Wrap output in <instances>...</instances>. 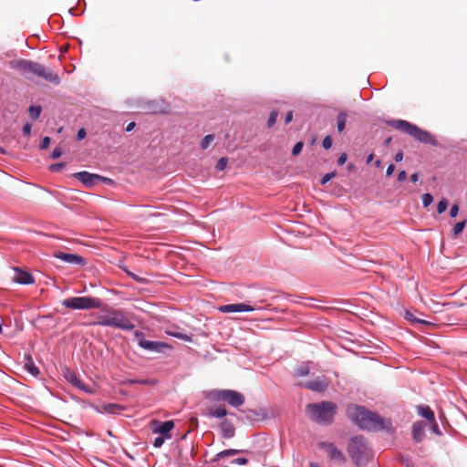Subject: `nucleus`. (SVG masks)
<instances>
[{"label": "nucleus", "mask_w": 467, "mask_h": 467, "mask_svg": "<svg viewBox=\"0 0 467 467\" xmlns=\"http://www.w3.org/2000/svg\"><path fill=\"white\" fill-rule=\"evenodd\" d=\"M328 381L325 376H319L315 379L300 383V386L315 392H324L328 388Z\"/></svg>", "instance_id": "ddd939ff"}, {"label": "nucleus", "mask_w": 467, "mask_h": 467, "mask_svg": "<svg viewBox=\"0 0 467 467\" xmlns=\"http://www.w3.org/2000/svg\"><path fill=\"white\" fill-rule=\"evenodd\" d=\"M380 163H381L380 160H377V161H375V166H376V167H379V166H380Z\"/></svg>", "instance_id": "69168bd1"}, {"label": "nucleus", "mask_w": 467, "mask_h": 467, "mask_svg": "<svg viewBox=\"0 0 467 467\" xmlns=\"http://www.w3.org/2000/svg\"><path fill=\"white\" fill-rule=\"evenodd\" d=\"M122 269L126 272V274L130 278H132L134 281H136L139 284L145 285V284H147L149 282L148 278L143 277V276H140V275L134 274L133 272L130 271L126 267H123Z\"/></svg>", "instance_id": "cd10ccee"}, {"label": "nucleus", "mask_w": 467, "mask_h": 467, "mask_svg": "<svg viewBox=\"0 0 467 467\" xmlns=\"http://www.w3.org/2000/svg\"><path fill=\"white\" fill-rule=\"evenodd\" d=\"M391 140H392V139H391V137H389L388 139H386V140L384 141V145H385V146L389 145V144H390V142H391Z\"/></svg>", "instance_id": "e2e57ef3"}, {"label": "nucleus", "mask_w": 467, "mask_h": 467, "mask_svg": "<svg viewBox=\"0 0 467 467\" xmlns=\"http://www.w3.org/2000/svg\"><path fill=\"white\" fill-rule=\"evenodd\" d=\"M221 435L224 439H231L235 434V428L234 424L228 420L224 419L219 425Z\"/></svg>", "instance_id": "6ab92c4d"}, {"label": "nucleus", "mask_w": 467, "mask_h": 467, "mask_svg": "<svg viewBox=\"0 0 467 467\" xmlns=\"http://www.w3.org/2000/svg\"><path fill=\"white\" fill-rule=\"evenodd\" d=\"M103 411L109 413V414H115L119 410H122L123 407L119 404L115 403H108L103 405Z\"/></svg>", "instance_id": "bb28decb"}, {"label": "nucleus", "mask_w": 467, "mask_h": 467, "mask_svg": "<svg viewBox=\"0 0 467 467\" xmlns=\"http://www.w3.org/2000/svg\"><path fill=\"white\" fill-rule=\"evenodd\" d=\"M431 423V430L433 433H435L436 435H439L441 436V431L438 426V423L436 422L435 419L433 420H431L430 421Z\"/></svg>", "instance_id": "79ce46f5"}, {"label": "nucleus", "mask_w": 467, "mask_h": 467, "mask_svg": "<svg viewBox=\"0 0 467 467\" xmlns=\"http://www.w3.org/2000/svg\"><path fill=\"white\" fill-rule=\"evenodd\" d=\"M465 224H466V221L465 220L458 222L457 223L454 224V226H453V234H454V236H457L458 234H460L463 231V229L465 227Z\"/></svg>", "instance_id": "473e14b6"}, {"label": "nucleus", "mask_w": 467, "mask_h": 467, "mask_svg": "<svg viewBox=\"0 0 467 467\" xmlns=\"http://www.w3.org/2000/svg\"><path fill=\"white\" fill-rule=\"evenodd\" d=\"M303 146H304V143L302 141H299V142H296L294 147H293V150H292V154L294 156H296L297 154L300 153V151L302 150L303 149Z\"/></svg>", "instance_id": "a19ab883"}, {"label": "nucleus", "mask_w": 467, "mask_h": 467, "mask_svg": "<svg viewBox=\"0 0 467 467\" xmlns=\"http://www.w3.org/2000/svg\"><path fill=\"white\" fill-rule=\"evenodd\" d=\"M135 126H136L135 122H130V123L126 126L125 130H126L127 132H130V131H131V130L135 128Z\"/></svg>", "instance_id": "13d9d810"}, {"label": "nucleus", "mask_w": 467, "mask_h": 467, "mask_svg": "<svg viewBox=\"0 0 467 467\" xmlns=\"http://www.w3.org/2000/svg\"><path fill=\"white\" fill-rule=\"evenodd\" d=\"M310 467H319L317 463L311 462Z\"/></svg>", "instance_id": "338daca9"}, {"label": "nucleus", "mask_w": 467, "mask_h": 467, "mask_svg": "<svg viewBox=\"0 0 467 467\" xmlns=\"http://www.w3.org/2000/svg\"><path fill=\"white\" fill-rule=\"evenodd\" d=\"M407 180V172L402 170L398 173V181L399 182H404Z\"/></svg>", "instance_id": "603ef678"}, {"label": "nucleus", "mask_w": 467, "mask_h": 467, "mask_svg": "<svg viewBox=\"0 0 467 467\" xmlns=\"http://www.w3.org/2000/svg\"><path fill=\"white\" fill-rule=\"evenodd\" d=\"M347 161H348V154L346 152H342L337 159V164L339 166H342L347 162Z\"/></svg>", "instance_id": "a18cd8bd"}, {"label": "nucleus", "mask_w": 467, "mask_h": 467, "mask_svg": "<svg viewBox=\"0 0 467 467\" xmlns=\"http://www.w3.org/2000/svg\"><path fill=\"white\" fill-rule=\"evenodd\" d=\"M73 176L87 187H92L98 183L99 174L96 173L84 171L76 172Z\"/></svg>", "instance_id": "dca6fc26"}, {"label": "nucleus", "mask_w": 467, "mask_h": 467, "mask_svg": "<svg viewBox=\"0 0 467 467\" xmlns=\"http://www.w3.org/2000/svg\"><path fill=\"white\" fill-rule=\"evenodd\" d=\"M41 107L40 106H30L29 107V115L31 119H37L41 114Z\"/></svg>", "instance_id": "c756f323"}, {"label": "nucleus", "mask_w": 467, "mask_h": 467, "mask_svg": "<svg viewBox=\"0 0 467 467\" xmlns=\"http://www.w3.org/2000/svg\"><path fill=\"white\" fill-rule=\"evenodd\" d=\"M333 141L330 136H326L322 141V146L325 150H329L332 147Z\"/></svg>", "instance_id": "58836bf2"}, {"label": "nucleus", "mask_w": 467, "mask_h": 467, "mask_svg": "<svg viewBox=\"0 0 467 467\" xmlns=\"http://www.w3.org/2000/svg\"><path fill=\"white\" fill-rule=\"evenodd\" d=\"M336 171H331V172H328V173H326L322 178H321V181H320V183L322 185H325L326 183H327L330 180H332L335 176H336Z\"/></svg>", "instance_id": "4c0bfd02"}, {"label": "nucleus", "mask_w": 467, "mask_h": 467, "mask_svg": "<svg viewBox=\"0 0 467 467\" xmlns=\"http://www.w3.org/2000/svg\"><path fill=\"white\" fill-rule=\"evenodd\" d=\"M78 389L83 390L86 393H92V390H91L90 387L86 385L83 381H82V386L78 387Z\"/></svg>", "instance_id": "5fc2aeb1"}, {"label": "nucleus", "mask_w": 467, "mask_h": 467, "mask_svg": "<svg viewBox=\"0 0 467 467\" xmlns=\"http://www.w3.org/2000/svg\"><path fill=\"white\" fill-rule=\"evenodd\" d=\"M410 180H411L412 182H417L418 180H419V174L418 173L411 174Z\"/></svg>", "instance_id": "052dcab7"}, {"label": "nucleus", "mask_w": 467, "mask_h": 467, "mask_svg": "<svg viewBox=\"0 0 467 467\" xmlns=\"http://www.w3.org/2000/svg\"><path fill=\"white\" fill-rule=\"evenodd\" d=\"M98 182H103V183H106V184H109V185L114 183L112 179H109V178H107V177H104V176H101V175H99Z\"/></svg>", "instance_id": "49530a36"}, {"label": "nucleus", "mask_w": 467, "mask_h": 467, "mask_svg": "<svg viewBox=\"0 0 467 467\" xmlns=\"http://www.w3.org/2000/svg\"><path fill=\"white\" fill-rule=\"evenodd\" d=\"M50 144V138L49 137H44L42 141H41V145H40V148L41 150H45L47 149Z\"/></svg>", "instance_id": "8fccbe9b"}, {"label": "nucleus", "mask_w": 467, "mask_h": 467, "mask_svg": "<svg viewBox=\"0 0 467 467\" xmlns=\"http://www.w3.org/2000/svg\"><path fill=\"white\" fill-rule=\"evenodd\" d=\"M165 440H167V439L161 435L156 437L153 441V446L155 448H161L163 445Z\"/></svg>", "instance_id": "ea45409f"}, {"label": "nucleus", "mask_w": 467, "mask_h": 467, "mask_svg": "<svg viewBox=\"0 0 467 467\" xmlns=\"http://www.w3.org/2000/svg\"><path fill=\"white\" fill-rule=\"evenodd\" d=\"M227 164H228V159L226 157H222L218 160V161L216 163V169L218 171H223L227 167Z\"/></svg>", "instance_id": "f704fd0d"}, {"label": "nucleus", "mask_w": 467, "mask_h": 467, "mask_svg": "<svg viewBox=\"0 0 467 467\" xmlns=\"http://www.w3.org/2000/svg\"><path fill=\"white\" fill-rule=\"evenodd\" d=\"M354 166H355V165H354L353 163H349V164L348 165V171H352V170L354 169Z\"/></svg>", "instance_id": "0e129e2a"}, {"label": "nucleus", "mask_w": 467, "mask_h": 467, "mask_svg": "<svg viewBox=\"0 0 467 467\" xmlns=\"http://www.w3.org/2000/svg\"><path fill=\"white\" fill-rule=\"evenodd\" d=\"M67 380L72 384L74 387L78 388L82 386V380L76 375L75 372L67 371L66 374Z\"/></svg>", "instance_id": "b1692460"}, {"label": "nucleus", "mask_w": 467, "mask_h": 467, "mask_svg": "<svg viewBox=\"0 0 467 467\" xmlns=\"http://www.w3.org/2000/svg\"><path fill=\"white\" fill-rule=\"evenodd\" d=\"M374 159V154L373 153H370L368 155L367 157V163H370Z\"/></svg>", "instance_id": "680f3d73"}, {"label": "nucleus", "mask_w": 467, "mask_h": 467, "mask_svg": "<svg viewBox=\"0 0 467 467\" xmlns=\"http://www.w3.org/2000/svg\"><path fill=\"white\" fill-rule=\"evenodd\" d=\"M54 257L59 259L69 265H76L83 266L86 265V259L76 254H67L64 252H56L54 253Z\"/></svg>", "instance_id": "4468645a"}, {"label": "nucleus", "mask_w": 467, "mask_h": 467, "mask_svg": "<svg viewBox=\"0 0 467 467\" xmlns=\"http://www.w3.org/2000/svg\"><path fill=\"white\" fill-rule=\"evenodd\" d=\"M348 451L352 461L358 466L366 465L373 457L372 451L363 436L352 437Z\"/></svg>", "instance_id": "423d86ee"}, {"label": "nucleus", "mask_w": 467, "mask_h": 467, "mask_svg": "<svg viewBox=\"0 0 467 467\" xmlns=\"http://www.w3.org/2000/svg\"><path fill=\"white\" fill-rule=\"evenodd\" d=\"M152 432L155 434H160L166 439H171V431L174 428V422L172 420L161 421L157 420H153L151 421Z\"/></svg>", "instance_id": "9b49d317"}, {"label": "nucleus", "mask_w": 467, "mask_h": 467, "mask_svg": "<svg viewBox=\"0 0 467 467\" xmlns=\"http://www.w3.org/2000/svg\"><path fill=\"white\" fill-rule=\"evenodd\" d=\"M166 333L172 337L182 339L186 342L193 341L192 335H188V334H184V333H181V332H174V331H167Z\"/></svg>", "instance_id": "a878e982"}, {"label": "nucleus", "mask_w": 467, "mask_h": 467, "mask_svg": "<svg viewBox=\"0 0 467 467\" xmlns=\"http://www.w3.org/2000/svg\"><path fill=\"white\" fill-rule=\"evenodd\" d=\"M318 448L324 450L329 459L333 462L344 463L346 457L343 452L333 442L321 441L318 443Z\"/></svg>", "instance_id": "9d476101"}, {"label": "nucleus", "mask_w": 467, "mask_h": 467, "mask_svg": "<svg viewBox=\"0 0 467 467\" xmlns=\"http://www.w3.org/2000/svg\"><path fill=\"white\" fill-rule=\"evenodd\" d=\"M394 160L397 161V162H400L403 160V152L402 151H399L395 154L394 156Z\"/></svg>", "instance_id": "4d7b16f0"}, {"label": "nucleus", "mask_w": 467, "mask_h": 467, "mask_svg": "<svg viewBox=\"0 0 467 467\" xmlns=\"http://www.w3.org/2000/svg\"><path fill=\"white\" fill-rule=\"evenodd\" d=\"M14 270L16 272V275L14 276L16 283L20 285H31L35 283V278L30 273L23 271L18 267H15Z\"/></svg>", "instance_id": "f3484780"}, {"label": "nucleus", "mask_w": 467, "mask_h": 467, "mask_svg": "<svg viewBox=\"0 0 467 467\" xmlns=\"http://www.w3.org/2000/svg\"><path fill=\"white\" fill-rule=\"evenodd\" d=\"M449 205V202L446 199H441L437 204V213L439 214L443 213Z\"/></svg>", "instance_id": "2f4dec72"}, {"label": "nucleus", "mask_w": 467, "mask_h": 467, "mask_svg": "<svg viewBox=\"0 0 467 467\" xmlns=\"http://www.w3.org/2000/svg\"><path fill=\"white\" fill-rule=\"evenodd\" d=\"M10 67L17 71L25 78H29L30 76H37L47 81L53 83L54 85H58L60 83V78L57 73L45 67L44 65L29 59L19 58L11 60Z\"/></svg>", "instance_id": "f03ea898"}, {"label": "nucleus", "mask_w": 467, "mask_h": 467, "mask_svg": "<svg viewBox=\"0 0 467 467\" xmlns=\"http://www.w3.org/2000/svg\"><path fill=\"white\" fill-rule=\"evenodd\" d=\"M67 12H68V14H69V15H71V16H78V15H79L80 13H82V12H83V10H82V11H80L79 13H78V12L74 9V7H69V8L67 9Z\"/></svg>", "instance_id": "bf43d9fd"}, {"label": "nucleus", "mask_w": 467, "mask_h": 467, "mask_svg": "<svg viewBox=\"0 0 467 467\" xmlns=\"http://www.w3.org/2000/svg\"><path fill=\"white\" fill-rule=\"evenodd\" d=\"M347 114L345 112H340L337 117V129L338 132L344 131L347 124Z\"/></svg>", "instance_id": "393cba45"}, {"label": "nucleus", "mask_w": 467, "mask_h": 467, "mask_svg": "<svg viewBox=\"0 0 467 467\" xmlns=\"http://www.w3.org/2000/svg\"><path fill=\"white\" fill-rule=\"evenodd\" d=\"M62 306L76 310H88L100 308L102 302L98 297L75 296L63 300Z\"/></svg>", "instance_id": "0eeeda50"}, {"label": "nucleus", "mask_w": 467, "mask_h": 467, "mask_svg": "<svg viewBox=\"0 0 467 467\" xmlns=\"http://www.w3.org/2000/svg\"><path fill=\"white\" fill-rule=\"evenodd\" d=\"M240 452H244V451L236 450V449L224 450V451H222L216 453L214 455V457L213 458L212 462H219L220 460H222V459H223L225 457L233 456V455L238 454Z\"/></svg>", "instance_id": "4be33fe9"}, {"label": "nucleus", "mask_w": 467, "mask_h": 467, "mask_svg": "<svg viewBox=\"0 0 467 467\" xmlns=\"http://www.w3.org/2000/svg\"><path fill=\"white\" fill-rule=\"evenodd\" d=\"M31 129H32L31 125L29 123H26L24 125V127H23V130H22L23 135L24 136H29L30 133H31Z\"/></svg>", "instance_id": "3c124183"}, {"label": "nucleus", "mask_w": 467, "mask_h": 467, "mask_svg": "<svg viewBox=\"0 0 467 467\" xmlns=\"http://www.w3.org/2000/svg\"><path fill=\"white\" fill-rule=\"evenodd\" d=\"M292 119H293V111L290 110L285 115V123L288 124L292 121Z\"/></svg>", "instance_id": "6e6d98bb"}, {"label": "nucleus", "mask_w": 467, "mask_h": 467, "mask_svg": "<svg viewBox=\"0 0 467 467\" xmlns=\"http://www.w3.org/2000/svg\"><path fill=\"white\" fill-rule=\"evenodd\" d=\"M65 166H66L65 162L54 163L49 166V171L52 172H59L60 171H62L65 168Z\"/></svg>", "instance_id": "c9c22d12"}, {"label": "nucleus", "mask_w": 467, "mask_h": 467, "mask_svg": "<svg viewBox=\"0 0 467 467\" xmlns=\"http://www.w3.org/2000/svg\"><path fill=\"white\" fill-rule=\"evenodd\" d=\"M134 337L136 338L140 348L153 353H165L167 349H171L172 346L160 341L147 340L144 337L143 332L136 330L134 332Z\"/></svg>", "instance_id": "1a4fd4ad"}, {"label": "nucleus", "mask_w": 467, "mask_h": 467, "mask_svg": "<svg viewBox=\"0 0 467 467\" xmlns=\"http://www.w3.org/2000/svg\"><path fill=\"white\" fill-rule=\"evenodd\" d=\"M387 124L396 130L406 132L407 134L410 135L411 137H413L415 140L421 143L430 144L432 146L438 145L437 140L431 133H430L427 130H421L415 124H412L407 120L392 119L387 121Z\"/></svg>", "instance_id": "39448f33"}, {"label": "nucleus", "mask_w": 467, "mask_h": 467, "mask_svg": "<svg viewBox=\"0 0 467 467\" xmlns=\"http://www.w3.org/2000/svg\"><path fill=\"white\" fill-rule=\"evenodd\" d=\"M255 309V307L244 303L224 305L219 308L223 313L251 312Z\"/></svg>", "instance_id": "2eb2a0df"}, {"label": "nucleus", "mask_w": 467, "mask_h": 467, "mask_svg": "<svg viewBox=\"0 0 467 467\" xmlns=\"http://www.w3.org/2000/svg\"><path fill=\"white\" fill-rule=\"evenodd\" d=\"M458 213H459V206L457 204H453L450 210V216L451 218H455L458 215Z\"/></svg>", "instance_id": "de8ad7c7"}, {"label": "nucleus", "mask_w": 467, "mask_h": 467, "mask_svg": "<svg viewBox=\"0 0 467 467\" xmlns=\"http://www.w3.org/2000/svg\"><path fill=\"white\" fill-rule=\"evenodd\" d=\"M140 109L148 114H161L166 112L168 105L163 100H149L144 102Z\"/></svg>", "instance_id": "f8f14e48"}, {"label": "nucleus", "mask_w": 467, "mask_h": 467, "mask_svg": "<svg viewBox=\"0 0 467 467\" xmlns=\"http://www.w3.org/2000/svg\"><path fill=\"white\" fill-rule=\"evenodd\" d=\"M207 415L211 418L222 419L227 415L224 406L212 407L208 409Z\"/></svg>", "instance_id": "412c9836"}, {"label": "nucleus", "mask_w": 467, "mask_h": 467, "mask_svg": "<svg viewBox=\"0 0 467 467\" xmlns=\"http://www.w3.org/2000/svg\"><path fill=\"white\" fill-rule=\"evenodd\" d=\"M94 326L109 327L126 331L134 329V324L129 319L122 309H109L107 315H100Z\"/></svg>", "instance_id": "20e7f679"}, {"label": "nucleus", "mask_w": 467, "mask_h": 467, "mask_svg": "<svg viewBox=\"0 0 467 467\" xmlns=\"http://www.w3.org/2000/svg\"><path fill=\"white\" fill-rule=\"evenodd\" d=\"M213 140H214V135H213V134L204 136V138L202 139V140L201 142L202 149H203V150L207 149L209 147V145L213 141Z\"/></svg>", "instance_id": "7c9ffc66"}, {"label": "nucleus", "mask_w": 467, "mask_h": 467, "mask_svg": "<svg viewBox=\"0 0 467 467\" xmlns=\"http://www.w3.org/2000/svg\"><path fill=\"white\" fill-rule=\"evenodd\" d=\"M395 171V166L391 163L388 166L387 168V171H386V176L389 177L393 174Z\"/></svg>", "instance_id": "864d4df0"}, {"label": "nucleus", "mask_w": 467, "mask_h": 467, "mask_svg": "<svg viewBox=\"0 0 467 467\" xmlns=\"http://www.w3.org/2000/svg\"><path fill=\"white\" fill-rule=\"evenodd\" d=\"M337 408V405L332 401L309 403L306 406V414L314 422L330 424L334 420Z\"/></svg>", "instance_id": "7ed1b4c3"}, {"label": "nucleus", "mask_w": 467, "mask_h": 467, "mask_svg": "<svg viewBox=\"0 0 467 467\" xmlns=\"http://www.w3.org/2000/svg\"><path fill=\"white\" fill-rule=\"evenodd\" d=\"M248 462V459L244 457H239L235 458L232 461V463L237 464V465H244Z\"/></svg>", "instance_id": "37998d69"}, {"label": "nucleus", "mask_w": 467, "mask_h": 467, "mask_svg": "<svg viewBox=\"0 0 467 467\" xmlns=\"http://www.w3.org/2000/svg\"><path fill=\"white\" fill-rule=\"evenodd\" d=\"M24 368L30 375L34 377H37L40 373L39 368L35 365L34 360L30 355L26 356Z\"/></svg>", "instance_id": "aec40b11"}, {"label": "nucleus", "mask_w": 467, "mask_h": 467, "mask_svg": "<svg viewBox=\"0 0 467 467\" xmlns=\"http://www.w3.org/2000/svg\"><path fill=\"white\" fill-rule=\"evenodd\" d=\"M423 207L430 206L433 202V197L431 193H423L421 196Z\"/></svg>", "instance_id": "72a5a7b5"}, {"label": "nucleus", "mask_w": 467, "mask_h": 467, "mask_svg": "<svg viewBox=\"0 0 467 467\" xmlns=\"http://www.w3.org/2000/svg\"><path fill=\"white\" fill-rule=\"evenodd\" d=\"M87 136V131L84 128H80L78 130V133H77V138L78 140H81L83 139H85Z\"/></svg>", "instance_id": "09e8293b"}, {"label": "nucleus", "mask_w": 467, "mask_h": 467, "mask_svg": "<svg viewBox=\"0 0 467 467\" xmlns=\"http://www.w3.org/2000/svg\"><path fill=\"white\" fill-rule=\"evenodd\" d=\"M310 372L308 363H303L296 368V375L298 377L307 376Z\"/></svg>", "instance_id": "c85d7f7f"}, {"label": "nucleus", "mask_w": 467, "mask_h": 467, "mask_svg": "<svg viewBox=\"0 0 467 467\" xmlns=\"http://www.w3.org/2000/svg\"><path fill=\"white\" fill-rule=\"evenodd\" d=\"M62 150L59 147H56L51 153L52 159H58L62 155Z\"/></svg>", "instance_id": "c03bdc74"}, {"label": "nucleus", "mask_w": 467, "mask_h": 467, "mask_svg": "<svg viewBox=\"0 0 467 467\" xmlns=\"http://www.w3.org/2000/svg\"><path fill=\"white\" fill-rule=\"evenodd\" d=\"M211 397L214 400L226 401L233 407H240L244 403V396L236 390L233 389H216L212 391Z\"/></svg>", "instance_id": "6e6552de"}, {"label": "nucleus", "mask_w": 467, "mask_h": 467, "mask_svg": "<svg viewBox=\"0 0 467 467\" xmlns=\"http://www.w3.org/2000/svg\"><path fill=\"white\" fill-rule=\"evenodd\" d=\"M277 117H278V112L276 110H273L270 113L268 120H267V126L269 128L272 127L276 122Z\"/></svg>", "instance_id": "e433bc0d"}, {"label": "nucleus", "mask_w": 467, "mask_h": 467, "mask_svg": "<svg viewBox=\"0 0 467 467\" xmlns=\"http://www.w3.org/2000/svg\"><path fill=\"white\" fill-rule=\"evenodd\" d=\"M418 413L422 418H425L429 421L433 420L435 419L434 412L429 406H420L418 408Z\"/></svg>", "instance_id": "5701e85b"}, {"label": "nucleus", "mask_w": 467, "mask_h": 467, "mask_svg": "<svg viewBox=\"0 0 467 467\" xmlns=\"http://www.w3.org/2000/svg\"><path fill=\"white\" fill-rule=\"evenodd\" d=\"M426 423L422 420H419L413 423L411 434L416 442H420L425 438Z\"/></svg>", "instance_id": "a211bd4d"}, {"label": "nucleus", "mask_w": 467, "mask_h": 467, "mask_svg": "<svg viewBox=\"0 0 467 467\" xmlns=\"http://www.w3.org/2000/svg\"><path fill=\"white\" fill-rule=\"evenodd\" d=\"M347 414L348 418L362 430L369 431L385 430L389 433H392L394 431L389 420H386L379 414L371 412L362 406H348Z\"/></svg>", "instance_id": "f257e3e1"}]
</instances>
